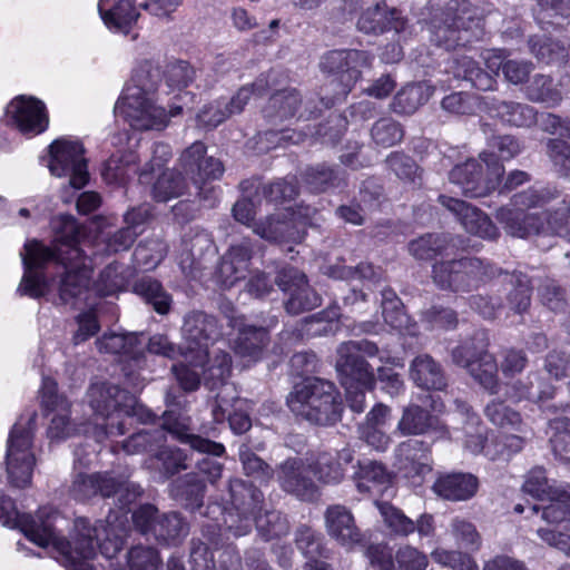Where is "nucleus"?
I'll list each match as a JSON object with an SVG mask.
<instances>
[{
  "instance_id": "f257e3e1",
  "label": "nucleus",
  "mask_w": 570,
  "mask_h": 570,
  "mask_svg": "<svg viewBox=\"0 0 570 570\" xmlns=\"http://www.w3.org/2000/svg\"><path fill=\"white\" fill-rule=\"evenodd\" d=\"M56 224L60 229L56 234L52 247L37 240L24 245V253H21L24 275L18 291L32 298L49 293L55 281L48 283L38 269L49 262H56L63 269L56 282L58 296L61 303L68 304L87 293L92 268L88 257L78 246L79 228L76 220L71 216H62Z\"/></svg>"
},
{
  "instance_id": "f03ea898",
  "label": "nucleus",
  "mask_w": 570,
  "mask_h": 570,
  "mask_svg": "<svg viewBox=\"0 0 570 570\" xmlns=\"http://www.w3.org/2000/svg\"><path fill=\"white\" fill-rule=\"evenodd\" d=\"M46 510H40L37 517L20 514L11 498L0 492V522L8 527H19L24 535L39 547L52 546L61 556V561L68 570H96L89 562L96 556V544L100 541V528L91 527L87 519L75 521L72 542L59 538L53 529L51 518Z\"/></svg>"
},
{
  "instance_id": "7ed1b4c3",
  "label": "nucleus",
  "mask_w": 570,
  "mask_h": 570,
  "mask_svg": "<svg viewBox=\"0 0 570 570\" xmlns=\"http://www.w3.org/2000/svg\"><path fill=\"white\" fill-rule=\"evenodd\" d=\"M161 71L146 61L134 72L130 82L115 105V112L136 130L161 131L168 127L171 117L183 114L184 106L169 105L166 109L157 101V87Z\"/></svg>"
},
{
  "instance_id": "20e7f679",
  "label": "nucleus",
  "mask_w": 570,
  "mask_h": 570,
  "mask_svg": "<svg viewBox=\"0 0 570 570\" xmlns=\"http://www.w3.org/2000/svg\"><path fill=\"white\" fill-rule=\"evenodd\" d=\"M183 335L186 341V360L191 366L200 367L205 384L215 389L229 376L232 368L228 353L217 350L210 355L208 351L222 336L217 320L203 312H190L185 317Z\"/></svg>"
},
{
  "instance_id": "39448f33",
  "label": "nucleus",
  "mask_w": 570,
  "mask_h": 570,
  "mask_svg": "<svg viewBox=\"0 0 570 570\" xmlns=\"http://www.w3.org/2000/svg\"><path fill=\"white\" fill-rule=\"evenodd\" d=\"M87 397L95 414V423L86 428L85 432L90 433L98 442L122 435L128 419L132 416H138L142 422L151 416L137 403L134 395L110 383L91 384Z\"/></svg>"
},
{
  "instance_id": "423d86ee",
  "label": "nucleus",
  "mask_w": 570,
  "mask_h": 570,
  "mask_svg": "<svg viewBox=\"0 0 570 570\" xmlns=\"http://www.w3.org/2000/svg\"><path fill=\"white\" fill-rule=\"evenodd\" d=\"M556 197L550 189L529 188L514 194L511 198L512 207L504 206L497 210L495 218L504 232L518 238H528L533 235L551 232L570 239V229L560 219L546 213L532 212L543 207Z\"/></svg>"
},
{
  "instance_id": "0eeeda50",
  "label": "nucleus",
  "mask_w": 570,
  "mask_h": 570,
  "mask_svg": "<svg viewBox=\"0 0 570 570\" xmlns=\"http://www.w3.org/2000/svg\"><path fill=\"white\" fill-rule=\"evenodd\" d=\"M431 41L446 50L480 40L482 19L466 0H430L426 7Z\"/></svg>"
},
{
  "instance_id": "6e6552de",
  "label": "nucleus",
  "mask_w": 570,
  "mask_h": 570,
  "mask_svg": "<svg viewBox=\"0 0 570 570\" xmlns=\"http://www.w3.org/2000/svg\"><path fill=\"white\" fill-rule=\"evenodd\" d=\"M287 404L296 416L318 425L335 423L343 410L335 385L317 377L295 385Z\"/></svg>"
},
{
  "instance_id": "1a4fd4ad",
  "label": "nucleus",
  "mask_w": 570,
  "mask_h": 570,
  "mask_svg": "<svg viewBox=\"0 0 570 570\" xmlns=\"http://www.w3.org/2000/svg\"><path fill=\"white\" fill-rule=\"evenodd\" d=\"M480 159L482 163L469 159L459 164L449 174L450 183L466 197L488 196L497 189L504 175V167L495 154L483 151Z\"/></svg>"
},
{
  "instance_id": "9d476101",
  "label": "nucleus",
  "mask_w": 570,
  "mask_h": 570,
  "mask_svg": "<svg viewBox=\"0 0 570 570\" xmlns=\"http://www.w3.org/2000/svg\"><path fill=\"white\" fill-rule=\"evenodd\" d=\"M229 493L233 509L225 511L219 505L213 507V513L215 510L219 511L223 521L216 519L209 522L220 524L222 538L226 533L234 537L247 534L252 530L254 517L261 510L263 502V493L253 484L239 479L230 481Z\"/></svg>"
},
{
  "instance_id": "9b49d317",
  "label": "nucleus",
  "mask_w": 570,
  "mask_h": 570,
  "mask_svg": "<svg viewBox=\"0 0 570 570\" xmlns=\"http://www.w3.org/2000/svg\"><path fill=\"white\" fill-rule=\"evenodd\" d=\"M36 414L24 421H18L10 431L6 466L9 482L17 488H24L30 484L35 465L32 452L33 426Z\"/></svg>"
},
{
  "instance_id": "f8f14e48",
  "label": "nucleus",
  "mask_w": 570,
  "mask_h": 570,
  "mask_svg": "<svg viewBox=\"0 0 570 570\" xmlns=\"http://www.w3.org/2000/svg\"><path fill=\"white\" fill-rule=\"evenodd\" d=\"M372 58L362 50H331L321 60V69L334 76L332 85L335 86L333 97L324 101L325 107H331L337 100L347 96L361 77L362 70L371 66Z\"/></svg>"
},
{
  "instance_id": "ddd939ff",
  "label": "nucleus",
  "mask_w": 570,
  "mask_h": 570,
  "mask_svg": "<svg viewBox=\"0 0 570 570\" xmlns=\"http://www.w3.org/2000/svg\"><path fill=\"white\" fill-rule=\"evenodd\" d=\"M180 167L188 178L198 188V195L209 206L216 202V190L214 187H205L209 180L218 179L223 176L224 166L219 159L206 156V146L202 141H195L186 148L179 158Z\"/></svg>"
},
{
  "instance_id": "4468645a",
  "label": "nucleus",
  "mask_w": 570,
  "mask_h": 570,
  "mask_svg": "<svg viewBox=\"0 0 570 570\" xmlns=\"http://www.w3.org/2000/svg\"><path fill=\"white\" fill-rule=\"evenodd\" d=\"M166 430L177 440L189 444L193 450L198 452L208 453L215 456H222L225 452V446L222 443L214 442L198 435L188 434L176 426L169 425L167 422L164 424V428L154 429L151 431L142 430L132 434L121 443V448L127 454H137L153 450L154 446L159 445L166 440Z\"/></svg>"
},
{
  "instance_id": "2eb2a0df",
  "label": "nucleus",
  "mask_w": 570,
  "mask_h": 570,
  "mask_svg": "<svg viewBox=\"0 0 570 570\" xmlns=\"http://www.w3.org/2000/svg\"><path fill=\"white\" fill-rule=\"evenodd\" d=\"M49 170L57 177L69 176V184L76 189L82 188L89 179L85 149L78 141L55 140L50 147Z\"/></svg>"
},
{
  "instance_id": "dca6fc26",
  "label": "nucleus",
  "mask_w": 570,
  "mask_h": 570,
  "mask_svg": "<svg viewBox=\"0 0 570 570\" xmlns=\"http://www.w3.org/2000/svg\"><path fill=\"white\" fill-rule=\"evenodd\" d=\"M41 403L51 415L47 431L49 439L60 441L78 433V428L70 420V402L58 393L57 383L49 377L42 382Z\"/></svg>"
},
{
  "instance_id": "f3484780",
  "label": "nucleus",
  "mask_w": 570,
  "mask_h": 570,
  "mask_svg": "<svg viewBox=\"0 0 570 570\" xmlns=\"http://www.w3.org/2000/svg\"><path fill=\"white\" fill-rule=\"evenodd\" d=\"M377 355L381 362L385 361V357L380 354L379 347L367 340L342 343L337 348L336 371L337 373L356 375L365 382H373V368L365 361V357Z\"/></svg>"
},
{
  "instance_id": "a211bd4d",
  "label": "nucleus",
  "mask_w": 570,
  "mask_h": 570,
  "mask_svg": "<svg viewBox=\"0 0 570 570\" xmlns=\"http://www.w3.org/2000/svg\"><path fill=\"white\" fill-rule=\"evenodd\" d=\"M266 86L267 83L265 80L258 79L249 86L239 88L230 99L219 98L204 106L197 115L198 124L207 128H215L219 126L233 115L240 114L248 104L252 95L255 91L261 94L265 90Z\"/></svg>"
},
{
  "instance_id": "6ab92c4d",
  "label": "nucleus",
  "mask_w": 570,
  "mask_h": 570,
  "mask_svg": "<svg viewBox=\"0 0 570 570\" xmlns=\"http://www.w3.org/2000/svg\"><path fill=\"white\" fill-rule=\"evenodd\" d=\"M276 283L288 294L285 309L289 314L297 315L321 304V297L309 287L305 274L296 268H283L277 275Z\"/></svg>"
},
{
  "instance_id": "aec40b11",
  "label": "nucleus",
  "mask_w": 570,
  "mask_h": 570,
  "mask_svg": "<svg viewBox=\"0 0 570 570\" xmlns=\"http://www.w3.org/2000/svg\"><path fill=\"white\" fill-rule=\"evenodd\" d=\"M8 122L24 135H38L48 127L45 104L33 97L20 96L7 107Z\"/></svg>"
},
{
  "instance_id": "412c9836",
  "label": "nucleus",
  "mask_w": 570,
  "mask_h": 570,
  "mask_svg": "<svg viewBox=\"0 0 570 570\" xmlns=\"http://www.w3.org/2000/svg\"><path fill=\"white\" fill-rule=\"evenodd\" d=\"M311 465L302 459L289 458L277 468V481L287 493L302 501H314L318 497V487L309 476Z\"/></svg>"
},
{
  "instance_id": "4be33fe9",
  "label": "nucleus",
  "mask_w": 570,
  "mask_h": 570,
  "mask_svg": "<svg viewBox=\"0 0 570 570\" xmlns=\"http://www.w3.org/2000/svg\"><path fill=\"white\" fill-rule=\"evenodd\" d=\"M439 202L459 218L468 233L488 239L498 237L499 230L497 226L479 208L446 195H440Z\"/></svg>"
},
{
  "instance_id": "5701e85b",
  "label": "nucleus",
  "mask_w": 570,
  "mask_h": 570,
  "mask_svg": "<svg viewBox=\"0 0 570 570\" xmlns=\"http://www.w3.org/2000/svg\"><path fill=\"white\" fill-rule=\"evenodd\" d=\"M305 222L296 213L273 214L254 226V232L271 242H301L305 236Z\"/></svg>"
},
{
  "instance_id": "b1692460",
  "label": "nucleus",
  "mask_w": 570,
  "mask_h": 570,
  "mask_svg": "<svg viewBox=\"0 0 570 570\" xmlns=\"http://www.w3.org/2000/svg\"><path fill=\"white\" fill-rule=\"evenodd\" d=\"M396 465L406 478H423L432 471L430 445L421 440L402 442L396 451Z\"/></svg>"
},
{
  "instance_id": "393cba45",
  "label": "nucleus",
  "mask_w": 570,
  "mask_h": 570,
  "mask_svg": "<svg viewBox=\"0 0 570 570\" xmlns=\"http://www.w3.org/2000/svg\"><path fill=\"white\" fill-rule=\"evenodd\" d=\"M324 519L328 535L341 546L352 548L362 541V533L346 507L341 504L327 507Z\"/></svg>"
},
{
  "instance_id": "a878e982",
  "label": "nucleus",
  "mask_w": 570,
  "mask_h": 570,
  "mask_svg": "<svg viewBox=\"0 0 570 570\" xmlns=\"http://www.w3.org/2000/svg\"><path fill=\"white\" fill-rule=\"evenodd\" d=\"M252 252L250 243L244 240L233 245L223 256L217 271V281L224 288L233 287L247 276Z\"/></svg>"
},
{
  "instance_id": "bb28decb",
  "label": "nucleus",
  "mask_w": 570,
  "mask_h": 570,
  "mask_svg": "<svg viewBox=\"0 0 570 570\" xmlns=\"http://www.w3.org/2000/svg\"><path fill=\"white\" fill-rule=\"evenodd\" d=\"M354 460L353 451L343 449L334 452H321L309 464L317 480L323 484H337L345 476L346 466Z\"/></svg>"
},
{
  "instance_id": "cd10ccee",
  "label": "nucleus",
  "mask_w": 570,
  "mask_h": 570,
  "mask_svg": "<svg viewBox=\"0 0 570 570\" xmlns=\"http://www.w3.org/2000/svg\"><path fill=\"white\" fill-rule=\"evenodd\" d=\"M230 327L237 330L235 338V352L242 356H249L257 358L261 351L268 343V334L263 327H255L245 325L242 316L234 315L232 309L230 315H226Z\"/></svg>"
},
{
  "instance_id": "c85d7f7f",
  "label": "nucleus",
  "mask_w": 570,
  "mask_h": 570,
  "mask_svg": "<svg viewBox=\"0 0 570 570\" xmlns=\"http://www.w3.org/2000/svg\"><path fill=\"white\" fill-rule=\"evenodd\" d=\"M397 429L403 435L431 434L432 440L444 438L448 434L446 429L440 425L438 419L419 405H410L404 410Z\"/></svg>"
},
{
  "instance_id": "c756f323",
  "label": "nucleus",
  "mask_w": 570,
  "mask_h": 570,
  "mask_svg": "<svg viewBox=\"0 0 570 570\" xmlns=\"http://www.w3.org/2000/svg\"><path fill=\"white\" fill-rule=\"evenodd\" d=\"M479 480L471 473H451L436 479L433 492L449 501H466L475 495Z\"/></svg>"
},
{
  "instance_id": "7c9ffc66",
  "label": "nucleus",
  "mask_w": 570,
  "mask_h": 570,
  "mask_svg": "<svg viewBox=\"0 0 570 570\" xmlns=\"http://www.w3.org/2000/svg\"><path fill=\"white\" fill-rule=\"evenodd\" d=\"M483 106L490 116L497 117L512 126L529 127L537 121L534 108L525 104L484 98Z\"/></svg>"
},
{
  "instance_id": "2f4dec72",
  "label": "nucleus",
  "mask_w": 570,
  "mask_h": 570,
  "mask_svg": "<svg viewBox=\"0 0 570 570\" xmlns=\"http://www.w3.org/2000/svg\"><path fill=\"white\" fill-rule=\"evenodd\" d=\"M454 406L464 423V449L472 454H484L487 443L490 441L488 429L481 424L480 417L465 401L455 399Z\"/></svg>"
},
{
  "instance_id": "473e14b6",
  "label": "nucleus",
  "mask_w": 570,
  "mask_h": 570,
  "mask_svg": "<svg viewBox=\"0 0 570 570\" xmlns=\"http://www.w3.org/2000/svg\"><path fill=\"white\" fill-rule=\"evenodd\" d=\"M98 350L105 353L119 354L124 358L140 364L145 355V340L142 335L130 334H105L96 342Z\"/></svg>"
},
{
  "instance_id": "72a5a7b5",
  "label": "nucleus",
  "mask_w": 570,
  "mask_h": 570,
  "mask_svg": "<svg viewBox=\"0 0 570 570\" xmlns=\"http://www.w3.org/2000/svg\"><path fill=\"white\" fill-rule=\"evenodd\" d=\"M120 485L121 481L109 472L78 474L72 482L71 493L77 500H87L97 494L108 498Z\"/></svg>"
},
{
  "instance_id": "f704fd0d",
  "label": "nucleus",
  "mask_w": 570,
  "mask_h": 570,
  "mask_svg": "<svg viewBox=\"0 0 570 570\" xmlns=\"http://www.w3.org/2000/svg\"><path fill=\"white\" fill-rule=\"evenodd\" d=\"M410 379L424 390H443L448 385L441 364L429 354H421L411 362Z\"/></svg>"
},
{
  "instance_id": "c9c22d12",
  "label": "nucleus",
  "mask_w": 570,
  "mask_h": 570,
  "mask_svg": "<svg viewBox=\"0 0 570 570\" xmlns=\"http://www.w3.org/2000/svg\"><path fill=\"white\" fill-rule=\"evenodd\" d=\"M220 531L219 523H206L203 525V537L206 541L191 540L190 563L195 570H213L216 568V561L209 546L217 548L222 543Z\"/></svg>"
},
{
  "instance_id": "e433bc0d",
  "label": "nucleus",
  "mask_w": 570,
  "mask_h": 570,
  "mask_svg": "<svg viewBox=\"0 0 570 570\" xmlns=\"http://www.w3.org/2000/svg\"><path fill=\"white\" fill-rule=\"evenodd\" d=\"M225 381L218 383L222 385V391L217 394L215 406L213 407V417L216 422H223L228 419L230 429L236 434H242L248 431L252 426L249 415L242 410V400H235V404H229L228 400L223 394H228L230 387L224 384Z\"/></svg>"
},
{
  "instance_id": "4c0bfd02",
  "label": "nucleus",
  "mask_w": 570,
  "mask_h": 570,
  "mask_svg": "<svg viewBox=\"0 0 570 570\" xmlns=\"http://www.w3.org/2000/svg\"><path fill=\"white\" fill-rule=\"evenodd\" d=\"M98 10L109 29L124 33L128 32L130 26L139 17V12L131 0H118L112 6H110L109 0H100Z\"/></svg>"
},
{
  "instance_id": "58836bf2",
  "label": "nucleus",
  "mask_w": 570,
  "mask_h": 570,
  "mask_svg": "<svg viewBox=\"0 0 570 570\" xmlns=\"http://www.w3.org/2000/svg\"><path fill=\"white\" fill-rule=\"evenodd\" d=\"M489 338L484 331H475L473 335L463 341L452 350V361L456 365L469 370L483 356L490 355L488 352Z\"/></svg>"
},
{
  "instance_id": "ea45409f",
  "label": "nucleus",
  "mask_w": 570,
  "mask_h": 570,
  "mask_svg": "<svg viewBox=\"0 0 570 570\" xmlns=\"http://www.w3.org/2000/svg\"><path fill=\"white\" fill-rule=\"evenodd\" d=\"M453 238L443 234H425L409 244V252L417 259H432L450 255L454 247Z\"/></svg>"
},
{
  "instance_id": "a19ab883",
  "label": "nucleus",
  "mask_w": 570,
  "mask_h": 570,
  "mask_svg": "<svg viewBox=\"0 0 570 570\" xmlns=\"http://www.w3.org/2000/svg\"><path fill=\"white\" fill-rule=\"evenodd\" d=\"M127 562L129 570H159L161 566L157 550L142 546H136L129 550ZM167 570H185V568L180 559L173 557L167 562Z\"/></svg>"
},
{
  "instance_id": "79ce46f5",
  "label": "nucleus",
  "mask_w": 570,
  "mask_h": 570,
  "mask_svg": "<svg viewBox=\"0 0 570 570\" xmlns=\"http://www.w3.org/2000/svg\"><path fill=\"white\" fill-rule=\"evenodd\" d=\"M546 501L549 503L542 508L541 518L549 524L570 531V489L553 491Z\"/></svg>"
},
{
  "instance_id": "37998d69",
  "label": "nucleus",
  "mask_w": 570,
  "mask_h": 570,
  "mask_svg": "<svg viewBox=\"0 0 570 570\" xmlns=\"http://www.w3.org/2000/svg\"><path fill=\"white\" fill-rule=\"evenodd\" d=\"M432 94L433 90L424 83L409 85L395 95L391 107L396 114L411 115L424 105Z\"/></svg>"
},
{
  "instance_id": "c03bdc74",
  "label": "nucleus",
  "mask_w": 570,
  "mask_h": 570,
  "mask_svg": "<svg viewBox=\"0 0 570 570\" xmlns=\"http://www.w3.org/2000/svg\"><path fill=\"white\" fill-rule=\"evenodd\" d=\"M301 102L302 99L296 89L289 88L277 91L269 98L265 115L273 120L292 118L296 115Z\"/></svg>"
},
{
  "instance_id": "a18cd8bd",
  "label": "nucleus",
  "mask_w": 570,
  "mask_h": 570,
  "mask_svg": "<svg viewBox=\"0 0 570 570\" xmlns=\"http://www.w3.org/2000/svg\"><path fill=\"white\" fill-rule=\"evenodd\" d=\"M153 529V537L157 541L168 544H177L188 534L189 531L187 523L176 512L161 514Z\"/></svg>"
},
{
  "instance_id": "49530a36",
  "label": "nucleus",
  "mask_w": 570,
  "mask_h": 570,
  "mask_svg": "<svg viewBox=\"0 0 570 570\" xmlns=\"http://www.w3.org/2000/svg\"><path fill=\"white\" fill-rule=\"evenodd\" d=\"M135 293L150 304L158 314H167L171 305V296L163 285L150 277H142L134 285Z\"/></svg>"
},
{
  "instance_id": "de8ad7c7",
  "label": "nucleus",
  "mask_w": 570,
  "mask_h": 570,
  "mask_svg": "<svg viewBox=\"0 0 570 570\" xmlns=\"http://www.w3.org/2000/svg\"><path fill=\"white\" fill-rule=\"evenodd\" d=\"M391 483V474L379 462H366L360 466L357 488L360 491H382Z\"/></svg>"
},
{
  "instance_id": "09e8293b",
  "label": "nucleus",
  "mask_w": 570,
  "mask_h": 570,
  "mask_svg": "<svg viewBox=\"0 0 570 570\" xmlns=\"http://www.w3.org/2000/svg\"><path fill=\"white\" fill-rule=\"evenodd\" d=\"M478 266V257H461L458 259L441 261L433 265V282L442 289H450L452 279L464 267H471L474 271Z\"/></svg>"
},
{
  "instance_id": "8fccbe9b",
  "label": "nucleus",
  "mask_w": 570,
  "mask_h": 570,
  "mask_svg": "<svg viewBox=\"0 0 570 570\" xmlns=\"http://www.w3.org/2000/svg\"><path fill=\"white\" fill-rule=\"evenodd\" d=\"M525 96L533 102L554 107L562 100V92L553 86L552 79L546 75H535L527 87Z\"/></svg>"
},
{
  "instance_id": "3c124183",
  "label": "nucleus",
  "mask_w": 570,
  "mask_h": 570,
  "mask_svg": "<svg viewBox=\"0 0 570 570\" xmlns=\"http://www.w3.org/2000/svg\"><path fill=\"white\" fill-rule=\"evenodd\" d=\"M376 507L389 531L397 537H407L415 531V523L402 510L389 502H377Z\"/></svg>"
},
{
  "instance_id": "603ef678",
  "label": "nucleus",
  "mask_w": 570,
  "mask_h": 570,
  "mask_svg": "<svg viewBox=\"0 0 570 570\" xmlns=\"http://www.w3.org/2000/svg\"><path fill=\"white\" fill-rule=\"evenodd\" d=\"M550 442L553 453L566 463H570V419L559 416L549 422Z\"/></svg>"
},
{
  "instance_id": "864d4df0",
  "label": "nucleus",
  "mask_w": 570,
  "mask_h": 570,
  "mask_svg": "<svg viewBox=\"0 0 570 570\" xmlns=\"http://www.w3.org/2000/svg\"><path fill=\"white\" fill-rule=\"evenodd\" d=\"M519 400L525 399L532 402H544L553 397L556 389L547 383L538 374H530L525 381H519L514 385Z\"/></svg>"
},
{
  "instance_id": "5fc2aeb1",
  "label": "nucleus",
  "mask_w": 570,
  "mask_h": 570,
  "mask_svg": "<svg viewBox=\"0 0 570 570\" xmlns=\"http://www.w3.org/2000/svg\"><path fill=\"white\" fill-rule=\"evenodd\" d=\"M183 244L184 250L188 254V257L183 263L189 259V267L199 265L205 254L213 250L214 247L210 234L198 228L191 229L185 236Z\"/></svg>"
},
{
  "instance_id": "6e6d98bb",
  "label": "nucleus",
  "mask_w": 570,
  "mask_h": 570,
  "mask_svg": "<svg viewBox=\"0 0 570 570\" xmlns=\"http://www.w3.org/2000/svg\"><path fill=\"white\" fill-rule=\"evenodd\" d=\"M187 184L180 173L175 170L164 171L153 186V196L157 202H168L179 197L186 190Z\"/></svg>"
},
{
  "instance_id": "4d7b16f0",
  "label": "nucleus",
  "mask_w": 570,
  "mask_h": 570,
  "mask_svg": "<svg viewBox=\"0 0 570 570\" xmlns=\"http://www.w3.org/2000/svg\"><path fill=\"white\" fill-rule=\"evenodd\" d=\"M342 385L345 389L346 402L353 412L362 413L365 409V392L373 389V382H365L356 375L338 373Z\"/></svg>"
},
{
  "instance_id": "13d9d810",
  "label": "nucleus",
  "mask_w": 570,
  "mask_h": 570,
  "mask_svg": "<svg viewBox=\"0 0 570 570\" xmlns=\"http://www.w3.org/2000/svg\"><path fill=\"white\" fill-rule=\"evenodd\" d=\"M455 73L458 77L470 81L471 85L479 90H491L495 83L494 77L482 70L478 63L469 57H462L456 61Z\"/></svg>"
},
{
  "instance_id": "bf43d9fd",
  "label": "nucleus",
  "mask_w": 570,
  "mask_h": 570,
  "mask_svg": "<svg viewBox=\"0 0 570 570\" xmlns=\"http://www.w3.org/2000/svg\"><path fill=\"white\" fill-rule=\"evenodd\" d=\"M561 488L556 487L546 475V470L541 466L531 469L525 475L522 485V491L531 495L533 499L546 501L552 497L553 491H559Z\"/></svg>"
},
{
  "instance_id": "052dcab7",
  "label": "nucleus",
  "mask_w": 570,
  "mask_h": 570,
  "mask_svg": "<svg viewBox=\"0 0 570 570\" xmlns=\"http://www.w3.org/2000/svg\"><path fill=\"white\" fill-rule=\"evenodd\" d=\"M468 372L489 393L497 394L500 390L498 363L490 354L476 362Z\"/></svg>"
},
{
  "instance_id": "680f3d73",
  "label": "nucleus",
  "mask_w": 570,
  "mask_h": 570,
  "mask_svg": "<svg viewBox=\"0 0 570 570\" xmlns=\"http://www.w3.org/2000/svg\"><path fill=\"white\" fill-rule=\"evenodd\" d=\"M163 76L171 91H181L196 78V71L187 61L176 60L166 65Z\"/></svg>"
},
{
  "instance_id": "e2e57ef3",
  "label": "nucleus",
  "mask_w": 570,
  "mask_h": 570,
  "mask_svg": "<svg viewBox=\"0 0 570 570\" xmlns=\"http://www.w3.org/2000/svg\"><path fill=\"white\" fill-rule=\"evenodd\" d=\"M258 533L265 540H272L286 535L289 531V523L281 512L266 511L265 514L254 517Z\"/></svg>"
},
{
  "instance_id": "0e129e2a",
  "label": "nucleus",
  "mask_w": 570,
  "mask_h": 570,
  "mask_svg": "<svg viewBox=\"0 0 570 570\" xmlns=\"http://www.w3.org/2000/svg\"><path fill=\"white\" fill-rule=\"evenodd\" d=\"M473 269L474 271H471V267H464L463 271H459L452 279L450 291L469 292L475 289L492 275V269L485 266L480 258H478V266Z\"/></svg>"
},
{
  "instance_id": "69168bd1",
  "label": "nucleus",
  "mask_w": 570,
  "mask_h": 570,
  "mask_svg": "<svg viewBox=\"0 0 570 570\" xmlns=\"http://www.w3.org/2000/svg\"><path fill=\"white\" fill-rule=\"evenodd\" d=\"M387 19L389 7L384 3H377L361 13L357 20V28L364 33L380 35L389 31Z\"/></svg>"
},
{
  "instance_id": "338daca9",
  "label": "nucleus",
  "mask_w": 570,
  "mask_h": 570,
  "mask_svg": "<svg viewBox=\"0 0 570 570\" xmlns=\"http://www.w3.org/2000/svg\"><path fill=\"white\" fill-rule=\"evenodd\" d=\"M304 179L308 188L314 193L325 191L328 188L338 186L341 183L338 174L324 165L306 169Z\"/></svg>"
},
{
  "instance_id": "774afa93",
  "label": "nucleus",
  "mask_w": 570,
  "mask_h": 570,
  "mask_svg": "<svg viewBox=\"0 0 570 570\" xmlns=\"http://www.w3.org/2000/svg\"><path fill=\"white\" fill-rule=\"evenodd\" d=\"M371 136L376 145L391 147L402 140L403 129L392 118H381L373 125Z\"/></svg>"
}]
</instances>
